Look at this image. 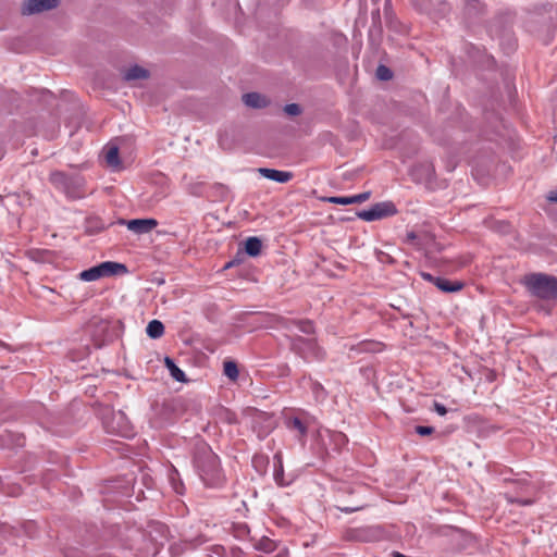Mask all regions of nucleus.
Wrapping results in <instances>:
<instances>
[{"label":"nucleus","instance_id":"10","mask_svg":"<svg viewBox=\"0 0 557 557\" xmlns=\"http://www.w3.org/2000/svg\"><path fill=\"white\" fill-rule=\"evenodd\" d=\"M158 222L154 219H134L128 221L127 227L137 234H145L157 227Z\"/></svg>","mask_w":557,"mask_h":557},{"label":"nucleus","instance_id":"28","mask_svg":"<svg viewBox=\"0 0 557 557\" xmlns=\"http://www.w3.org/2000/svg\"><path fill=\"white\" fill-rule=\"evenodd\" d=\"M376 77L380 79V81H389L392 79L393 77V72L389 67L383 65V64H380L377 67H376Z\"/></svg>","mask_w":557,"mask_h":557},{"label":"nucleus","instance_id":"39","mask_svg":"<svg viewBox=\"0 0 557 557\" xmlns=\"http://www.w3.org/2000/svg\"><path fill=\"white\" fill-rule=\"evenodd\" d=\"M549 200L557 202V194L555 196H550Z\"/></svg>","mask_w":557,"mask_h":557},{"label":"nucleus","instance_id":"34","mask_svg":"<svg viewBox=\"0 0 557 557\" xmlns=\"http://www.w3.org/2000/svg\"><path fill=\"white\" fill-rule=\"evenodd\" d=\"M212 552L219 556L225 555V548L223 546L216 545L212 548Z\"/></svg>","mask_w":557,"mask_h":557},{"label":"nucleus","instance_id":"29","mask_svg":"<svg viewBox=\"0 0 557 557\" xmlns=\"http://www.w3.org/2000/svg\"><path fill=\"white\" fill-rule=\"evenodd\" d=\"M284 112L288 115L296 116L301 113V107L298 103H288L284 107Z\"/></svg>","mask_w":557,"mask_h":557},{"label":"nucleus","instance_id":"25","mask_svg":"<svg viewBox=\"0 0 557 557\" xmlns=\"http://www.w3.org/2000/svg\"><path fill=\"white\" fill-rule=\"evenodd\" d=\"M223 373L230 380L235 381L238 377V367L235 361L227 360L223 363Z\"/></svg>","mask_w":557,"mask_h":557},{"label":"nucleus","instance_id":"22","mask_svg":"<svg viewBox=\"0 0 557 557\" xmlns=\"http://www.w3.org/2000/svg\"><path fill=\"white\" fill-rule=\"evenodd\" d=\"M343 539L346 541L363 542L367 540V531L363 529H348L344 532Z\"/></svg>","mask_w":557,"mask_h":557},{"label":"nucleus","instance_id":"13","mask_svg":"<svg viewBox=\"0 0 557 557\" xmlns=\"http://www.w3.org/2000/svg\"><path fill=\"white\" fill-rule=\"evenodd\" d=\"M371 193L364 191L355 196L350 197H329L326 198V201L330 203H336V205H351V203H361L370 198Z\"/></svg>","mask_w":557,"mask_h":557},{"label":"nucleus","instance_id":"7","mask_svg":"<svg viewBox=\"0 0 557 557\" xmlns=\"http://www.w3.org/2000/svg\"><path fill=\"white\" fill-rule=\"evenodd\" d=\"M398 210L393 201H382L374 203L368 210L357 212V216L363 221H376L397 214Z\"/></svg>","mask_w":557,"mask_h":557},{"label":"nucleus","instance_id":"17","mask_svg":"<svg viewBox=\"0 0 557 557\" xmlns=\"http://www.w3.org/2000/svg\"><path fill=\"white\" fill-rule=\"evenodd\" d=\"M150 73L148 70L139 66L133 65L128 70L123 73V79L126 82L137 81V79H147Z\"/></svg>","mask_w":557,"mask_h":557},{"label":"nucleus","instance_id":"35","mask_svg":"<svg viewBox=\"0 0 557 557\" xmlns=\"http://www.w3.org/2000/svg\"><path fill=\"white\" fill-rule=\"evenodd\" d=\"M422 277H423L425 281L431 282V283H433V284L435 283V281H436V278H437L436 276H433V275H432V274H430V273H422Z\"/></svg>","mask_w":557,"mask_h":557},{"label":"nucleus","instance_id":"33","mask_svg":"<svg viewBox=\"0 0 557 557\" xmlns=\"http://www.w3.org/2000/svg\"><path fill=\"white\" fill-rule=\"evenodd\" d=\"M252 462H253L255 467L263 466V465L268 463V458L264 456H255L252 459Z\"/></svg>","mask_w":557,"mask_h":557},{"label":"nucleus","instance_id":"27","mask_svg":"<svg viewBox=\"0 0 557 557\" xmlns=\"http://www.w3.org/2000/svg\"><path fill=\"white\" fill-rule=\"evenodd\" d=\"M383 349L382 343L373 342V341H364L358 344L359 351H370L377 352Z\"/></svg>","mask_w":557,"mask_h":557},{"label":"nucleus","instance_id":"2","mask_svg":"<svg viewBox=\"0 0 557 557\" xmlns=\"http://www.w3.org/2000/svg\"><path fill=\"white\" fill-rule=\"evenodd\" d=\"M530 296L543 300L557 302V276L544 272H531L521 278Z\"/></svg>","mask_w":557,"mask_h":557},{"label":"nucleus","instance_id":"19","mask_svg":"<svg viewBox=\"0 0 557 557\" xmlns=\"http://www.w3.org/2000/svg\"><path fill=\"white\" fill-rule=\"evenodd\" d=\"M463 11L467 17L472 18L484 13V4L479 0H467Z\"/></svg>","mask_w":557,"mask_h":557},{"label":"nucleus","instance_id":"32","mask_svg":"<svg viewBox=\"0 0 557 557\" xmlns=\"http://www.w3.org/2000/svg\"><path fill=\"white\" fill-rule=\"evenodd\" d=\"M434 410L440 414V416H445L447 413V409L446 407L441 404V403H437L435 401L434 403Z\"/></svg>","mask_w":557,"mask_h":557},{"label":"nucleus","instance_id":"24","mask_svg":"<svg viewBox=\"0 0 557 557\" xmlns=\"http://www.w3.org/2000/svg\"><path fill=\"white\" fill-rule=\"evenodd\" d=\"M106 162L111 168H119L121 164L120 157H119V148L116 146L110 147L106 152Z\"/></svg>","mask_w":557,"mask_h":557},{"label":"nucleus","instance_id":"18","mask_svg":"<svg viewBox=\"0 0 557 557\" xmlns=\"http://www.w3.org/2000/svg\"><path fill=\"white\" fill-rule=\"evenodd\" d=\"M262 240L259 237L251 236L245 240V252L249 257H258L261 253Z\"/></svg>","mask_w":557,"mask_h":557},{"label":"nucleus","instance_id":"5","mask_svg":"<svg viewBox=\"0 0 557 557\" xmlns=\"http://www.w3.org/2000/svg\"><path fill=\"white\" fill-rule=\"evenodd\" d=\"M103 426L109 434L131 438L135 435L134 426L127 416L122 411H111L103 419Z\"/></svg>","mask_w":557,"mask_h":557},{"label":"nucleus","instance_id":"9","mask_svg":"<svg viewBox=\"0 0 557 557\" xmlns=\"http://www.w3.org/2000/svg\"><path fill=\"white\" fill-rule=\"evenodd\" d=\"M284 423L289 431H295L298 433L297 438L299 441H304L307 437L308 423L306 420L298 416H286Z\"/></svg>","mask_w":557,"mask_h":557},{"label":"nucleus","instance_id":"8","mask_svg":"<svg viewBox=\"0 0 557 557\" xmlns=\"http://www.w3.org/2000/svg\"><path fill=\"white\" fill-rule=\"evenodd\" d=\"M60 0H24L21 12L23 15H33L58 8Z\"/></svg>","mask_w":557,"mask_h":557},{"label":"nucleus","instance_id":"15","mask_svg":"<svg viewBox=\"0 0 557 557\" xmlns=\"http://www.w3.org/2000/svg\"><path fill=\"white\" fill-rule=\"evenodd\" d=\"M434 285L444 293H457L465 286L461 281H450L440 276L436 278Z\"/></svg>","mask_w":557,"mask_h":557},{"label":"nucleus","instance_id":"21","mask_svg":"<svg viewBox=\"0 0 557 557\" xmlns=\"http://www.w3.org/2000/svg\"><path fill=\"white\" fill-rule=\"evenodd\" d=\"M146 333L150 338H160L164 333V325L159 320H152L148 323Z\"/></svg>","mask_w":557,"mask_h":557},{"label":"nucleus","instance_id":"26","mask_svg":"<svg viewBox=\"0 0 557 557\" xmlns=\"http://www.w3.org/2000/svg\"><path fill=\"white\" fill-rule=\"evenodd\" d=\"M256 548L258 550H260V552L269 554V553H272V552L275 550L276 543L273 540L269 539V537H262L256 544Z\"/></svg>","mask_w":557,"mask_h":557},{"label":"nucleus","instance_id":"3","mask_svg":"<svg viewBox=\"0 0 557 557\" xmlns=\"http://www.w3.org/2000/svg\"><path fill=\"white\" fill-rule=\"evenodd\" d=\"M49 182L67 197L76 199L84 196V178L81 175H70L63 171H52L49 175Z\"/></svg>","mask_w":557,"mask_h":557},{"label":"nucleus","instance_id":"41","mask_svg":"<svg viewBox=\"0 0 557 557\" xmlns=\"http://www.w3.org/2000/svg\"><path fill=\"white\" fill-rule=\"evenodd\" d=\"M346 492H347V493H354V491H352L350 487H347V488H346Z\"/></svg>","mask_w":557,"mask_h":557},{"label":"nucleus","instance_id":"6","mask_svg":"<svg viewBox=\"0 0 557 557\" xmlns=\"http://www.w3.org/2000/svg\"><path fill=\"white\" fill-rule=\"evenodd\" d=\"M127 272V268L123 263L113 261H104L98 265L91 267L79 273V278L85 282L97 281L101 277H109L116 274H123Z\"/></svg>","mask_w":557,"mask_h":557},{"label":"nucleus","instance_id":"36","mask_svg":"<svg viewBox=\"0 0 557 557\" xmlns=\"http://www.w3.org/2000/svg\"><path fill=\"white\" fill-rule=\"evenodd\" d=\"M508 500L511 502V503H518V504H521V505H530L532 503L530 499L520 500V499L508 498Z\"/></svg>","mask_w":557,"mask_h":557},{"label":"nucleus","instance_id":"1","mask_svg":"<svg viewBox=\"0 0 557 557\" xmlns=\"http://www.w3.org/2000/svg\"><path fill=\"white\" fill-rule=\"evenodd\" d=\"M194 461L207 486L216 487L223 483L219 457L208 445L202 444L196 448Z\"/></svg>","mask_w":557,"mask_h":557},{"label":"nucleus","instance_id":"30","mask_svg":"<svg viewBox=\"0 0 557 557\" xmlns=\"http://www.w3.org/2000/svg\"><path fill=\"white\" fill-rule=\"evenodd\" d=\"M414 431L420 436H428V435H431V434L434 433V428L433 426H428V425H417L414 428Z\"/></svg>","mask_w":557,"mask_h":557},{"label":"nucleus","instance_id":"43","mask_svg":"<svg viewBox=\"0 0 557 557\" xmlns=\"http://www.w3.org/2000/svg\"><path fill=\"white\" fill-rule=\"evenodd\" d=\"M4 344L0 341V346H3Z\"/></svg>","mask_w":557,"mask_h":557},{"label":"nucleus","instance_id":"38","mask_svg":"<svg viewBox=\"0 0 557 557\" xmlns=\"http://www.w3.org/2000/svg\"><path fill=\"white\" fill-rule=\"evenodd\" d=\"M318 389H321V391H322V389H323V387H322V385H321L320 383L314 382V384H313V391H314V392H317Z\"/></svg>","mask_w":557,"mask_h":557},{"label":"nucleus","instance_id":"12","mask_svg":"<svg viewBox=\"0 0 557 557\" xmlns=\"http://www.w3.org/2000/svg\"><path fill=\"white\" fill-rule=\"evenodd\" d=\"M278 322H280V325L286 330H288L289 325L293 324V325H296L299 329V331L305 334H314V332H315L313 322L308 319L289 320V319L281 318L278 320Z\"/></svg>","mask_w":557,"mask_h":557},{"label":"nucleus","instance_id":"20","mask_svg":"<svg viewBox=\"0 0 557 557\" xmlns=\"http://www.w3.org/2000/svg\"><path fill=\"white\" fill-rule=\"evenodd\" d=\"M164 363H165V367L168 368V370L170 371L171 376L175 381L182 382V383H185L188 381L184 371L176 366V363L174 362L173 359H171L170 357H165Z\"/></svg>","mask_w":557,"mask_h":557},{"label":"nucleus","instance_id":"4","mask_svg":"<svg viewBox=\"0 0 557 557\" xmlns=\"http://www.w3.org/2000/svg\"><path fill=\"white\" fill-rule=\"evenodd\" d=\"M289 349L304 359L305 361L310 360H323L325 357L324 350L318 345L315 338H305L302 336H288Z\"/></svg>","mask_w":557,"mask_h":557},{"label":"nucleus","instance_id":"14","mask_svg":"<svg viewBox=\"0 0 557 557\" xmlns=\"http://www.w3.org/2000/svg\"><path fill=\"white\" fill-rule=\"evenodd\" d=\"M243 102L253 109H262L269 104V100L265 96L260 95L259 92H247L243 95Z\"/></svg>","mask_w":557,"mask_h":557},{"label":"nucleus","instance_id":"23","mask_svg":"<svg viewBox=\"0 0 557 557\" xmlns=\"http://www.w3.org/2000/svg\"><path fill=\"white\" fill-rule=\"evenodd\" d=\"M366 507V504L360 500L351 502V503H339L336 505V508L343 512L351 513L358 510H361Z\"/></svg>","mask_w":557,"mask_h":557},{"label":"nucleus","instance_id":"31","mask_svg":"<svg viewBox=\"0 0 557 557\" xmlns=\"http://www.w3.org/2000/svg\"><path fill=\"white\" fill-rule=\"evenodd\" d=\"M333 442L336 444V446L345 445L347 442V437L342 432H336L332 435Z\"/></svg>","mask_w":557,"mask_h":557},{"label":"nucleus","instance_id":"42","mask_svg":"<svg viewBox=\"0 0 557 557\" xmlns=\"http://www.w3.org/2000/svg\"><path fill=\"white\" fill-rule=\"evenodd\" d=\"M270 431H265V433L263 435L259 434V437H263L265 436L267 434H269Z\"/></svg>","mask_w":557,"mask_h":557},{"label":"nucleus","instance_id":"37","mask_svg":"<svg viewBox=\"0 0 557 557\" xmlns=\"http://www.w3.org/2000/svg\"><path fill=\"white\" fill-rule=\"evenodd\" d=\"M407 238L409 242H413L417 238V235H416V233L410 232L407 234Z\"/></svg>","mask_w":557,"mask_h":557},{"label":"nucleus","instance_id":"40","mask_svg":"<svg viewBox=\"0 0 557 557\" xmlns=\"http://www.w3.org/2000/svg\"><path fill=\"white\" fill-rule=\"evenodd\" d=\"M233 264H234V261H231V262H228V263L225 265V268H230V267H232Z\"/></svg>","mask_w":557,"mask_h":557},{"label":"nucleus","instance_id":"11","mask_svg":"<svg viewBox=\"0 0 557 557\" xmlns=\"http://www.w3.org/2000/svg\"><path fill=\"white\" fill-rule=\"evenodd\" d=\"M258 172L260 173L261 176L277 183H287L294 177V174L292 172L280 171L269 168H260Z\"/></svg>","mask_w":557,"mask_h":557},{"label":"nucleus","instance_id":"16","mask_svg":"<svg viewBox=\"0 0 557 557\" xmlns=\"http://www.w3.org/2000/svg\"><path fill=\"white\" fill-rule=\"evenodd\" d=\"M274 480L280 486H286L289 484V481L285 480L284 476V467H283V456L281 451H277L274 457Z\"/></svg>","mask_w":557,"mask_h":557}]
</instances>
